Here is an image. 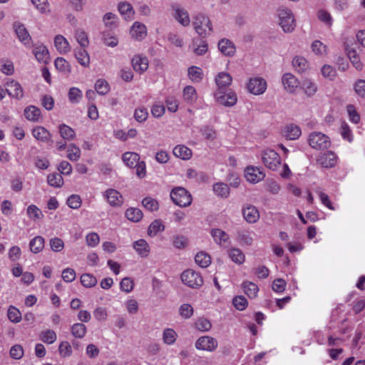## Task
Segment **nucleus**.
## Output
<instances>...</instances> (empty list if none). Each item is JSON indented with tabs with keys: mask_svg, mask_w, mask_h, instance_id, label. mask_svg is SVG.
<instances>
[{
	"mask_svg": "<svg viewBox=\"0 0 365 365\" xmlns=\"http://www.w3.org/2000/svg\"><path fill=\"white\" fill-rule=\"evenodd\" d=\"M192 25L197 34L205 38L212 32V25L210 19L203 14H199L193 18Z\"/></svg>",
	"mask_w": 365,
	"mask_h": 365,
	"instance_id": "1",
	"label": "nucleus"
},
{
	"mask_svg": "<svg viewBox=\"0 0 365 365\" xmlns=\"http://www.w3.org/2000/svg\"><path fill=\"white\" fill-rule=\"evenodd\" d=\"M279 24L283 31L291 33L295 28V22L290 9L284 7L279 8L277 11Z\"/></svg>",
	"mask_w": 365,
	"mask_h": 365,
	"instance_id": "2",
	"label": "nucleus"
},
{
	"mask_svg": "<svg viewBox=\"0 0 365 365\" xmlns=\"http://www.w3.org/2000/svg\"><path fill=\"white\" fill-rule=\"evenodd\" d=\"M170 197L173 202L180 207H187L192 202L190 193L182 187L173 188L170 192Z\"/></svg>",
	"mask_w": 365,
	"mask_h": 365,
	"instance_id": "3",
	"label": "nucleus"
},
{
	"mask_svg": "<svg viewBox=\"0 0 365 365\" xmlns=\"http://www.w3.org/2000/svg\"><path fill=\"white\" fill-rule=\"evenodd\" d=\"M309 145L316 150L328 149L331 145L329 138L320 132H313L308 138Z\"/></svg>",
	"mask_w": 365,
	"mask_h": 365,
	"instance_id": "4",
	"label": "nucleus"
},
{
	"mask_svg": "<svg viewBox=\"0 0 365 365\" xmlns=\"http://www.w3.org/2000/svg\"><path fill=\"white\" fill-rule=\"evenodd\" d=\"M181 279L185 284L193 289L199 288L203 284L202 276L193 269L184 271L181 274Z\"/></svg>",
	"mask_w": 365,
	"mask_h": 365,
	"instance_id": "5",
	"label": "nucleus"
},
{
	"mask_svg": "<svg viewBox=\"0 0 365 365\" xmlns=\"http://www.w3.org/2000/svg\"><path fill=\"white\" fill-rule=\"evenodd\" d=\"M214 97L217 103L225 107H232L237 103V97L232 91L225 92L222 90H217Z\"/></svg>",
	"mask_w": 365,
	"mask_h": 365,
	"instance_id": "6",
	"label": "nucleus"
},
{
	"mask_svg": "<svg viewBox=\"0 0 365 365\" xmlns=\"http://www.w3.org/2000/svg\"><path fill=\"white\" fill-rule=\"evenodd\" d=\"M263 163L270 170H275L281 163L279 154L274 150H265L262 155Z\"/></svg>",
	"mask_w": 365,
	"mask_h": 365,
	"instance_id": "7",
	"label": "nucleus"
},
{
	"mask_svg": "<svg viewBox=\"0 0 365 365\" xmlns=\"http://www.w3.org/2000/svg\"><path fill=\"white\" fill-rule=\"evenodd\" d=\"M267 82L261 77L251 78L247 85L248 91L253 95H261L267 89Z\"/></svg>",
	"mask_w": 365,
	"mask_h": 365,
	"instance_id": "8",
	"label": "nucleus"
},
{
	"mask_svg": "<svg viewBox=\"0 0 365 365\" xmlns=\"http://www.w3.org/2000/svg\"><path fill=\"white\" fill-rule=\"evenodd\" d=\"M102 195L111 207H118L123 204V195L115 189L109 188L104 191Z\"/></svg>",
	"mask_w": 365,
	"mask_h": 365,
	"instance_id": "9",
	"label": "nucleus"
},
{
	"mask_svg": "<svg viewBox=\"0 0 365 365\" xmlns=\"http://www.w3.org/2000/svg\"><path fill=\"white\" fill-rule=\"evenodd\" d=\"M218 346L216 339L210 336H203L198 338L195 342V348L198 350L214 351Z\"/></svg>",
	"mask_w": 365,
	"mask_h": 365,
	"instance_id": "10",
	"label": "nucleus"
},
{
	"mask_svg": "<svg viewBox=\"0 0 365 365\" xmlns=\"http://www.w3.org/2000/svg\"><path fill=\"white\" fill-rule=\"evenodd\" d=\"M282 83L285 91L289 93H294L300 85L299 80L291 73L282 76Z\"/></svg>",
	"mask_w": 365,
	"mask_h": 365,
	"instance_id": "11",
	"label": "nucleus"
},
{
	"mask_svg": "<svg viewBox=\"0 0 365 365\" xmlns=\"http://www.w3.org/2000/svg\"><path fill=\"white\" fill-rule=\"evenodd\" d=\"M317 163L324 168H333L336 165L337 156L334 152L328 151L319 155Z\"/></svg>",
	"mask_w": 365,
	"mask_h": 365,
	"instance_id": "12",
	"label": "nucleus"
},
{
	"mask_svg": "<svg viewBox=\"0 0 365 365\" xmlns=\"http://www.w3.org/2000/svg\"><path fill=\"white\" fill-rule=\"evenodd\" d=\"M15 33L19 41L26 46H31V37L24 24L15 23L14 24Z\"/></svg>",
	"mask_w": 365,
	"mask_h": 365,
	"instance_id": "13",
	"label": "nucleus"
},
{
	"mask_svg": "<svg viewBox=\"0 0 365 365\" xmlns=\"http://www.w3.org/2000/svg\"><path fill=\"white\" fill-rule=\"evenodd\" d=\"M242 215L247 222L253 224L259 219V212L257 207L252 205H247L243 207L242 210Z\"/></svg>",
	"mask_w": 365,
	"mask_h": 365,
	"instance_id": "14",
	"label": "nucleus"
},
{
	"mask_svg": "<svg viewBox=\"0 0 365 365\" xmlns=\"http://www.w3.org/2000/svg\"><path fill=\"white\" fill-rule=\"evenodd\" d=\"M245 176L247 181L252 183H257L262 180L265 175L259 168L247 167L245 170Z\"/></svg>",
	"mask_w": 365,
	"mask_h": 365,
	"instance_id": "15",
	"label": "nucleus"
},
{
	"mask_svg": "<svg viewBox=\"0 0 365 365\" xmlns=\"http://www.w3.org/2000/svg\"><path fill=\"white\" fill-rule=\"evenodd\" d=\"M32 135L38 141L42 143L51 142V133L43 126L37 125L31 130Z\"/></svg>",
	"mask_w": 365,
	"mask_h": 365,
	"instance_id": "16",
	"label": "nucleus"
},
{
	"mask_svg": "<svg viewBox=\"0 0 365 365\" xmlns=\"http://www.w3.org/2000/svg\"><path fill=\"white\" fill-rule=\"evenodd\" d=\"M6 91L10 96L20 99L24 96V91L19 83L11 81L6 83Z\"/></svg>",
	"mask_w": 365,
	"mask_h": 365,
	"instance_id": "17",
	"label": "nucleus"
},
{
	"mask_svg": "<svg viewBox=\"0 0 365 365\" xmlns=\"http://www.w3.org/2000/svg\"><path fill=\"white\" fill-rule=\"evenodd\" d=\"M130 33L132 38L142 40L147 36V28L143 24L136 21L132 26Z\"/></svg>",
	"mask_w": 365,
	"mask_h": 365,
	"instance_id": "18",
	"label": "nucleus"
},
{
	"mask_svg": "<svg viewBox=\"0 0 365 365\" xmlns=\"http://www.w3.org/2000/svg\"><path fill=\"white\" fill-rule=\"evenodd\" d=\"M219 50L227 56H232L236 52L234 43L229 39L222 38L218 43Z\"/></svg>",
	"mask_w": 365,
	"mask_h": 365,
	"instance_id": "19",
	"label": "nucleus"
},
{
	"mask_svg": "<svg viewBox=\"0 0 365 365\" xmlns=\"http://www.w3.org/2000/svg\"><path fill=\"white\" fill-rule=\"evenodd\" d=\"M300 88L307 97H312L317 92V85L311 79H304L301 84Z\"/></svg>",
	"mask_w": 365,
	"mask_h": 365,
	"instance_id": "20",
	"label": "nucleus"
},
{
	"mask_svg": "<svg viewBox=\"0 0 365 365\" xmlns=\"http://www.w3.org/2000/svg\"><path fill=\"white\" fill-rule=\"evenodd\" d=\"M54 45L61 54H66L71 51V46L67 39L62 35H57L54 38Z\"/></svg>",
	"mask_w": 365,
	"mask_h": 365,
	"instance_id": "21",
	"label": "nucleus"
},
{
	"mask_svg": "<svg viewBox=\"0 0 365 365\" xmlns=\"http://www.w3.org/2000/svg\"><path fill=\"white\" fill-rule=\"evenodd\" d=\"M215 81L218 87L217 90H222L232 84V77L226 72H220L215 77Z\"/></svg>",
	"mask_w": 365,
	"mask_h": 365,
	"instance_id": "22",
	"label": "nucleus"
},
{
	"mask_svg": "<svg viewBox=\"0 0 365 365\" xmlns=\"http://www.w3.org/2000/svg\"><path fill=\"white\" fill-rule=\"evenodd\" d=\"M173 153L175 157L184 160L190 159L192 155L191 149L184 145H176L173 148Z\"/></svg>",
	"mask_w": 365,
	"mask_h": 365,
	"instance_id": "23",
	"label": "nucleus"
},
{
	"mask_svg": "<svg viewBox=\"0 0 365 365\" xmlns=\"http://www.w3.org/2000/svg\"><path fill=\"white\" fill-rule=\"evenodd\" d=\"M133 69L139 73H143L148 68V60L145 57L135 56L132 58Z\"/></svg>",
	"mask_w": 365,
	"mask_h": 365,
	"instance_id": "24",
	"label": "nucleus"
},
{
	"mask_svg": "<svg viewBox=\"0 0 365 365\" xmlns=\"http://www.w3.org/2000/svg\"><path fill=\"white\" fill-rule=\"evenodd\" d=\"M133 247L137 253L142 257H146L150 253V246L145 240L140 239L135 241Z\"/></svg>",
	"mask_w": 365,
	"mask_h": 365,
	"instance_id": "25",
	"label": "nucleus"
},
{
	"mask_svg": "<svg viewBox=\"0 0 365 365\" xmlns=\"http://www.w3.org/2000/svg\"><path fill=\"white\" fill-rule=\"evenodd\" d=\"M74 54L78 62L84 67H88L90 65V56L86 48H80L74 50Z\"/></svg>",
	"mask_w": 365,
	"mask_h": 365,
	"instance_id": "26",
	"label": "nucleus"
},
{
	"mask_svg": "<svg viewBox=\"0 0 365 365\" xmlns=\"http://www.w3.org/2000/svg\"><path fill=\"white\" fill-rule=\"evenodd\" d=\"M24 115L29 121L38 122L41 117V112L38 108L29 106L25 108Z\"/></svg>",
	"mask_w": 365,
	"mask_h": 365,
	"instance_id": "27",
	"label": "nucleus"
},
{
	"mask_svg": "<svg viewBox=\"0 0 365 365\" xmlns=\"http://www.w3.org/2000/svg\"><path fill=\"white\" fill-rule=\"evenodd\" d=\"M58 132L61 137L66 141L73 140L76 137L75 130L64 123L58 125Z\"/></svg>",
	"mask_w": 365,
	"mask_h": 365,
	"instance_id": "28",
	"label": "nucleus"
},
{
	"mask_svg": "<svg viewBox=\"0 0 365 365\" xmlns=\"http://www.w3.org/2000/svg\"><path fill=\"white\" fill-rule=\"evenodd\" d=\"M284 133L287 139L296 140L299 138L302 132L299 126L290 124L284 128Z\"/></svg>",
	"mask_w": 365,
	"mask_h": 365,
	"instance_id": "29",
	"label": "nucleus"
},
{
	"mask_svg": "<svg viewBox=\"0 0 365 365\" xmlns=\"http://www.w3.org/2000/svg\"><path fill=\"white\" fill-rule=\"evenodd\" d=\"M211 235L214 240L220 245H226L229 242V235L220 229H213Z\"/></svg>",
	"mask_w": 365,
	"mask_h": 365,
	"instance_id": "30",
	"label": "nucleus"
},
{
	"mask_svg": "<svg viewBox=\"0 0 365 365\" xmlns=\"http://www.w3.org/2000/svg\"><path fill=\"white\" fill-rule=\"evenodd\" d=\"M175 19L183 26H187L190 23V17L188 13L183 9L175 8Z\"/></svg>",
	"mask_w": 365,
	"mask_h": 365,
	"instance_id": "31",
	"label": "nucleus"
},
{
	"mask_svg": "<svg viewBox=\"0 0 365 365\" xmlns=\"http://www.w3.org/2000/svg\"><path fill=\"white\" fill-rule=\"evenodd\" d=\"M193 52L197 56H202L207 51V43L205 40L197 38L192 42Z\"/></svg>",
	"mask_w": 365,
	"mask_h": 365,
	"instance_id": "32",
	"label": "nucleus"
},
{
	"mask_svg": "<svg viewBox=\"0 0 365 365\" xmlns=\"http://www.w3.org/2000/svg\"><path fill=\"white\" fill-rule=\"evenodd\" d=\"M292 64L296 71L304 73L308 70L309 65L308 61L302 56H296L292 60Z\"/></svg>",
	"mask_w": 365,
	"mask_h": 365,
	"instance_id": "33",
	"label": "nucleus"
},
{
	"mask_svg": "<svg viewBox=\"0 0 365 365\" xmlns=\"http://www.w3.org/2000/svg\"><path fill=\"white\" fill-rule=\"evenodd\" d=\"M242 287L245 294H247L250 298L256 297L259 292L258 286L252 282H244L242 284Z\"/></svg>",
	"mask_w": 365,
	"mask_h": 365,
	"instance_id": "34",
	"label": "nucleus"
},
{
	"mask_svg": "<svg viewBox=\"0 0 365 365\" xmlns=\"http://www.w3.org/2000/svg\"><path fill=\"white\" fill-rule=\"evenodd\" d=\"M213 192L222 198H227L230 195V187L223 182H217L213 185Z\"/></svg>",
	"mask_w": 365,
	"mask_h": 365,
	"instance_id": "35",
	"label": "nucleus"
},
{
	"mask_svg": "<svg viewBox=\"0 0 365 365\" xmlns=\"http://www.w3.org/2000/svg\"><path fill=\"white\" fill-rule=\"evenodd\" d=\"M33 53L39 62L46 63L49 53L47 48L45 46L41 45L39 46L35 47Z\"/></svg>",
	"mask_w": 365,
	"mask_h": 365,
	"instance_id": "36",
	"label": "nucleus"
},
{
	"mask_svg": "<svg viewBox=\"0 0 365 365\" xmlns=\"http://www.w3.org/2000/svg\"><path fill=\"white\" fill-rule=\"evenodd\" d=\"M195 262L201 267L206 268L211 263V257L205 252H200L195 257Z\"/></svg>",
	"mask_w": 365,
	"mask_h": 365,
	"instance_id": "37",
	"label": "nucleus"
},
{
	"mask_svg": "<svg viewBox=\"0 0 365 365\" xmlns=\"http://www.w3.org/2000/svg\"><path fill=\"white\" fill-rule=\"evenodd\" d=\"M165 226L160 220H154L148 227V235L150 237H155L158 233L164 231Z\"/></svg>",
	"mask_w": 365,
	"mask_h": 365,
	"instance_id": "38",
	"label": "nucleus"
},
{
	"mask_svg": "<svg viewBox=\"0 0 365 365\" xmlns=\"http://www.w3.org/2000/svg\"><path fill=\"white\" fill-rule=\"evenodd\" d=\"M30 250L33 253L40 252L44 247V239L41 236H36L29 242Z\"/></svg>",
	"mask_w": 365,
	"mask_h": 365,
	"instance_id": "39",
	"label": "nucleus"
},
{
	"mask_svg": "<svg viewBox=\"0 0 365 365\" xmlns=\"http://www.w3.org/2000/svg\"><path fill=\"white\" fill-rule=\"evenodd\" d=\"M123 160L128 167L134 168L140 160V156L136 153L126 152L123 155Z\"/></svg>",
	"mask_w": 365,
	"mask_h": 365,
	"instance_id": "40",
	"label": "nucleus"
},
{
	"mask_svg": "<svg viewBox=\"0 0 365 365\" xmlns=\"http://www.w3.org/2000/svg\"><path fill=\"white\" fill-rule=\"evenodd\" d=\"M178 337L176 331L173 329H165L163 333V342L168 345L173 344Z\"/></svg>",
	"mask_w": 365,
	"mask_h": 365,
	"instance_id": "41",
	"label": "nucleus"
},
{
	"mask_svg": "<svg viewBox=\"0 0 365 365\" xmlns=\"http://www.w3.org/2000/svg\"><path fill=\"white\" fill-rule=\"evenodd\" d=\"M228 255L232 261L236 264H241L245 261V255L237 248H232L228 250Z\"/></svg>",
	"mask_w": 365,
	"mask_h": 365,
	"instance_id": "42",
	"label": "nucleus"
},
{
	"mask_svg": "<svg viewBox=\"0 0 365 365\" xmlns=\"http://www.w3.org/2000/svg\"><path fill=\"white\" fill-rule=\"evenodd\" d=\"M55 67L60 72L69 73L71 72V66L69 63L62 57H58L54 61Z\"/></svg>",
	"mask_w": 365,
	"mask_h": 365,
	"instance_id": "43",
	"label": "nucleus"
},
{
	"mask_svg": "<svg viewBox=\"0 0 365 365\" xmlns=\"http://www.w3.org/2000/svg\"><path fill=\"white\" fill-rule=\"evenodd\" d=\"M143 212L138 208L130 207L125 212V216L130 221L139 222L143 218Z\"/></svg>",
	"mask_w": 365,
	"mask_h": 365,
	"instance_id": "44",
	"label": "nucleus"
},
{
	"mask_svg": "<svg viewBox=\"0 0 365 365\" xmlns=\"http://www.w3.org/2000/svg\"><path fill=\"white\" fill-rule=\"evenodd\" d=\"M75 38L81 48H86L89 44V40L87 34L81 29H78L75 31Z\"/></svg>",
	"mask_w": 365,
	"mask_h": 365,
	"instance_id": "45",
	"label": "nucleus"
},
{
	"mask_svg": "<svg viewBox=\"0 0 365 365\" xmlns=\"http://www.w3.org/2000/svg\"><path fill=\"white\" fill-rule=\"evenodd\" d=\"M86 327L81 323H76L71 327V333L76 338H83L86 334Z\"/></svg>",
	"mask_w": 365,
	"mask_h": 365,
	"instance_id": "46",
	"label": "nucleus"
},
{
	"mask_svg": "<svg viewBox=\"0 0 365 365\" xmlns=\"http://www.w3.org/2000/svg\"><path fill=\"white\" fill-rule=\"evenodd\" d=\"M202 71L197 66H191L188 68V76L193 82H200L202 79Z\"/></svg>",
	"mask_w": 365,
	"mask_h": 365,
	"instance_id": "47",
	"label": "nucleus"
},
{
	"mask_svg": "<svg viewBox=\"0 0 365 365\" xmlns=\"http://www.w3.org/2000/svg\"><path fill=\"white\" fill-rule=\"evenodd\" d=\"M67 153V158L71 161H77L81 158V150L73 143L68 145Z\"/></svg>",
	"mask_w": 365,
	"mask_h": 365,
	"instance_id": "48",
	"label": "nucleus"
},
{
	"mask_svg": "<svg viewBox=\"0 0 365 365\" xmlns=\"http://www.w3.org/2000/svg\"><path fill=\"white\" fill-rule=\"evenodd\" d=\"M7 316L9 319L13 323H19L22 319L21 312L12 305L8 309Z\"/></svg>",
	"mask_w": 365,
	"mask_h": 365,
	"instance_id": "49",
	"label": "nucleus"
},
{
	"mask_svg": "<svg viewBox=\"0 0 365 365\" xmlns=\"http://www.w3.org/2000/svg\"><path fill=\"white\" fill-rule=\"evenodd\" d=\"M195 328L202 332L208 331L212 328V324L206 318H198L195 323Z\"/></svg>",
	"mask_w": 365,
	"mask_h": 365,
	"instance_id": "50",
	"label": "nucleus"
},
{
	"mask_svg": "<svg viewBox=\"0 0 365 365\" xmlns=\"http://www.w3.org/2000/svg\"><path fill=\"white\" fill-rule=\"evenodd\" d=\"M47 181L49 185L61 187L63 185V179L59 173H52L48 175Z\"/></svg>",
	"mask_w": 365,
	"mask_h": 365,
	"instance_id": "51",
	"label": "nucleus"
},
{
	"mask_svg": "<svg viewBox=\"0 0 365 365\" xmlns=\"http://www.w3.org/2000/svg\"><path fill=\"white\" fill-rule=\"evenodd\" d=\"M236 238L240 244L247 245H250L253 241L250 232L247 230H242L237 232Z\"/></svg>",
	"mask_w": 365,
	"mask_h": 365,
	"instance_id": "52",
	"label": "nucleus"
},
{
	"mask_svg": "<svg viewBox=\"0 0 365 365\" xmlns=\"http://www.w3.org/2000/svg\"><path fill=\"white\" fill-rule=\"evenodd\" d=\"M26 212L29 217L34 221L40 220L43 217L41 210L34 205H29Z\"/></svg>",
	"mask_w": 365,
	"mask_h": 365,
	"instance_id": "53",
	"label": "nucleus"
},
{
	"mask_svg": "<svg viewBox=\"0 0 365 365\" xmlns=\"http://www.w3.org/2000/svg\"><path fill=\"white\" fill-rule=\"evenodd\" d=\"M34 6L41 14H48L50 6L48 0H31Z\"/></svg>",
	"mask_w": 365,
	"mask_h": 365,
	"instance_id": "54",
	"label": "nucleus"
},
{
	"mask_svg": "<svg viewBox=\"0 0 365 365\" xmlns=\"http://www.w3.org/2000/svg\"><path fill=\"white\" fill-rule=\"evenodd\" d=\"M68 96L71 103H77L82 98L83 95L81 91L79 88L76 87H72L68 91Z\"/></svg>",
	"mask_w": 365,
	"mask_h": 365,
	"instance_id": "55",
	"label": "nucleus"
},
{
	"mask_svg": "<svg viewBox=\"0 0 365 365\" xmlns=\"http://www.w3.org/2000/svg\"><path fill=\"white\" fill-rule=\"evenodd\" d=\"M183 98L187 102H193L197 99L195 88L191 86H187L183 90Z\"/></svg>",
	"mask_w": 365,
	"mask_h": 365,
	"instance_id": "56",
	"label": "nucleus"
},
{
	"mask_svg": "<svg viewBox=\"0 0 365 365\" xmlns=\"http://www.w3.org/2000/svg\"><path fill=\"white\" fill-rule=\"evenodd\" d=\"M142 205L145 209L151 212L158 210L159 207L158 201L150 197H145L142 201Z\"/></svg>",
	"mask_w": 365,
	"mask_h": 365,
	"instance_id": "57",
	"label": "nucleus"
},
{
	"mask_svg": "<svg viewBox=\"0 0 365 365\" xmlns=\"http://www.w3.org/2000/svg\"><path fill=\"white\" fill-rule=\"evenodd\" d=\"M56 334L54 331L47 329L41 332V339L46 344H51L56 340Z\"/></svg>",
	"mask_w": 365,
	"mask_h": 365,
	"instance_id": "58",
	"label": "nucleus"
},
{
	"mask_svg": "<svg viewBox=\"0 0 365 365\" xmlns=\"http://www.w3.org/2000/svg\"><path fill=\"white\" fill-rule=\"evenodd\" d=\"M81 282L85 287H93L97 284V279L92 274H83L81 277Z\"/></svg>",
	"mask_w": 365,
	"mask_h": 365,
	"instance_id": "59",
	"label": "nucleus"
},
{
	"mask_svg": "<svg viewBox=\"0 0 365 365\" xmlns=\"http://www.w3.org/2000/svg\"><path fill=\"white\" fill-rule=\"evenodd\" d=\"M95 89L100 95H106L109 91V85L103 79H98L95 83Z\"/></svg>",
	"mask_w": 365,
	"mask_h": 365,
	"instance_id": "60",
	"label": "nucleus"
},
{
	"mask_svg": "<svg viewBox=\"0 0 365 365\" xmlns=\"http://www.w3.org/2000/svg\"><path fill=\"white\" fill-rule=\"evenodd\" d=\"M347 55L353 63L354 66L359 71L362 69V63L360 61L359 57L356 51L354 49L347 51Z\"/></svg>",
	"mask_w": 365,
	"mask_h": 365,
	"instance_id": "61",
	"label": "nucleus"
},
{
	"mask_svg": "<svg viewBox=\"0 0 365 365\" xmlns=\"http://www.w3.org/2000/svg\"><path fill=\"white\" fill-rule=\"evenodd\" d=\"M193 312V308L190 304H183L179 308V314L184 319H190Z\"/></svg>",
	"mask_w": 365,
	"mask_h": 365,
	"instance_id": "62",
	"label": "nucleus"
},
{
	"mask_svg": "<svg viewBox=\"0 0 365 365\" xmlns=\"http://www.w3.org/2000/svg\"><path fill=\"white\" fill-rule=\"evenodd\" d=\"M232 304L237 309L242 311L247 307L248 302L245 297L237 296L233 299Z\"/></svg>",
	"mask_w": 365,
	"mask_h": 365,
	"instance_id": "63",
	"label": "nucleus"
},
{
	"mask_svg": "<svg viewBox=\"0 0 365 365\" xmlns=\"http://www.w3.org/2000/svg\"><path fill=\"white\" fill-rule=\"evenodd\" d=\"M354 91L359 96L365 98V80H357L354 83Z\"/></svg>",
	"mask_w": 365,
	"mask_h": 365,
	"instance_id": "64",
	"label": "nucleus"
}]
</instances>
